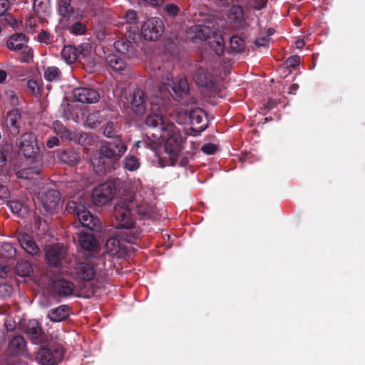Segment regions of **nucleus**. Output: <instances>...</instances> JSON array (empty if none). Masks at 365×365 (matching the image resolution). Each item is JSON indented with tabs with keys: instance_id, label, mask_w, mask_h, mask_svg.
Masks as SVG:
<instances>
[{
	"instance_id": "1",
	"label": "nucleus",
	"mask_w": 365,
	"mask_h": 365,
	"mask_svg": "<svg viewBox=\"0 0 365 365\" xmlns=\"http://www.w3.org/2000/svg\"><path fill=\"white\" fill-rule=\"evenodd\" d=\"M133 208V201L122 198L115 205L113 210V225L118 229H123L118 235L122 240L130 243L134 242L140 235L138 229L135 227L132 214Z\"/></svg>"
},
{
	"instance_id": "2",
	"label": "nucleus",
	"mask_w": 365,
	"mask_h": 365,
	"mask_svg": "<svg viewBox=\"0 0 365 365\" xmlns=\"http://www.w3.org/2000/svg\"><path fill=\"white\" fill-rule=\"evenodd\" d=\"M160 138L165 140L164 148L170 160L167 165H175L183 148L184 140L180 129L173 123L168 124L165 126L159 137L155 136L153 143L158 144Z\"/></svg>"
},
{
	"instance_id": "3",
	"label": "nucleus",
	"mask_w": 365,
	"mask_h": 365,
	"mask_svg": "<svg viewBox=\"0 0 365 365\" xmlns=\"http://www.w3.org/2000/svg\"><path fill=\"white\" fill-rule=\"evenodd\" d=\"M156 76V82L161 85L160 88L167 90L176 100L179 101L188 93L189 85L185 78L179 77L173 79L168 72L162 75L158 73Z\"/></svg>"
},
{
	"instance_id": "4",
	"label": "nucleus",
	"mask_w": 365,
	"mask_h": 365,
	"mask_svg": "<svg viewBox=\"0 0 365 365\" xmlns=\"http://www.w3.org/2000/svg\"><path fill=\"white\" fill-rule=\"evenodd\" d=\"M150 103L151 113L147 116L145 124L150 127L157 128L161 133L165 126L172 124L173 122L163 115L165 108L162 98L150 99Z\"/></svg>"
},
{
	"instance_id": "5",
	"label": "nucleus",
	"mask_w": 365,
	"mask_h": 365,
	"mask_svg": "<svg viewBox=\"0 0 365 365\" xmlns=\"http://www.w3.org/2000/svg\"><path fill=\"white\" fill-rule=\"evenodd\" d=\"M63 354L62 346L55 344L41 348L36 353V360L41 365H55L62 360Z\"/></svg>"
},
{
	"instance_id": "6",
	"label": "nucleus",
	"mask_w": 365,
	"mask_h": 365,
	"mask_svg": "<svg viewBox=\"0 0 365 365\" xmlns=\"http://www.w3.org/2000/svg\"><path fill=\"white\" fill-rule=\"evenodd\" d=\"M26 36L20 33L12 35L7 41V46L9 49L20 52L21 56L20 61L29 63L33 58V51L27 45Z\"/></svg>"
},
{
	"instance_id": "7",
	"label": "nucleus",
	"mask_w": 365,
	"mask_h": 365,
	"mask_svg": "<svg viewBox=\"0 0 365 365\" xmlns=\"http://www.w3.org/2000/svg\"><path fill=\"white\" fill-rule=\"evenodd\" d=\"M43 210L46 214H53L58 210L61 199L60 192L51 189L47 191H41L38 193Z\"/></svg>"
},
{
	"instance_id": "8",
	"label": "nucleus",
	"mask_w": 365,
	"mask_h": 365,
	"mask_svg": "<svg viewBox=\"0 0 365 365\" xmlns=\"http://www.w3.org/2000/svg\"><path fill=\"white\" fill-rule=\"evenodd\" d=\"M164 26L159 18H150L142 26L141 34L143 37L148 41L157 40L163 33Z\"/></svg>"
},
{
	"instance_id": "9",
	"label": "nucleus",
	"mask_w": 365,
	"mask_h": 365,
	"mask_svg": "<svg viewBox=\"0 0 365 365\" xmlns=\"http://www.w3.org/2000/svg\"><path fill=\"white\" fill-rule=\"evenodd\" d=\"M127 146L120 140L103 143L100 148V154L108 159L119 160L126 152Z\"/></svg>"
},
{
	"instance_id": "10",
	"label": "nucleus",
	"mask_w": 365,
	"mask_h": 365,
	"mask_svg": "<svg viewBox=\"0 0 365 365\" xmlns=\"http://www.w3.org/2000/svg\"><path fill=\"white\" fill-rule=\"evenodd\" d=\"M115 194V186L110 182L101 184L92 192V200L96 205L102 206L107 204Z\"/></svg>"
},
{
	"instance_id": "11",
	"label": "nucleus",
	"mask_w": 365,
	"mask_h": 365,
	"mask_svg": "<svg viewBox=\"0 0 365 365\" xmlns=\"http://www.w3.org/2000/svg\"><path fill=\"white\" fill-rule=\"evenodd\" d=\"M19 150L27 158L34 157L39 151L37 139L34 133L27 132L19 140Z\"/></svg>"
},
{
	"instance_id": "12",
	"label": "nucleus",
	"mask_w": 365,
	"mask_h": 365,
	"mask_svg": "<svg viewBox=\"0 0 365 365\" xmlns=\"http://www.w3.org/2000/svg\"><path fill=\"white\" fill-rule=\"evenodd\" d=\"M185 114L188 116L191 129L193 132L198 134L206 129L207 122L202 109L195 108L190 110H187Z\"/></svg>"
},
{
	"instance_id": "13",
	"label": "nucleus",
	"mask_w": 365,
	"mask_h": 365,
	"mask_svg": "<svg viewBox=\"0 0 365 365\" xmlns=\"http://www.w3.org/2000/svg\"><path fill=\"white\" fill-rule=\"evenodd\" d=\"M66 255V249L60 244L53 245L46 252V258L49 264L55 267L62 265Z\"/></svg>"
},
{
	"instance_id": "14",
	"label": "nucleus",
	"mask_w": 365,
	"mask_h": 365,
	"mask_svg": "<svg viewBox=\"0 0 365 365\" xmlns=\"http://www.w3.org/2000/svg\"><path fill=\"white\" fill-rule=\"evenodd\" d=\"M73 95L76 101L83 103H94L100 98V95L96 90L87 87L74 88Z\"/></svg>"
},
{
	"instance_id": "15",
	"label": "nucleus",
	"mask_w": 365,
	"mask_h": 365,
	"mask_svg": "<svg viewBox=\"0 0 365 365\" xmlns=\"http://www.w3.org/2000/svg\"><path fill=\"white\" fill-rule=\"evenodd\" d=\"M22 121V115L19 109L13 108L6 113V125L10 133L16 136L19 134Z\"/></svg>"
},
{
	"instance_id": "16",
	"label": "nucleus",
	"mask_w": 365,
	"mask_h": 365,
	"mask_svg": "<svg viewBox=\"0 0 365 365\" xmlns=\"http://www.w3.org/2000/svg\"><path fill=\"white\" fill-rule=\"evenodd\" d=\"M74 274L76 279L90 281L95 276L94 265L90 261L78 262L74 267Z\"/></svg>"
},
{
	"instance_id": "17",
	"label": "nucleus",
	"mask_w": 365,
	"mask_h": 365,
	"mask_svg": "<svg viewBox=\"0 0 365 365\" xmlns=\"http://www.w3.org/2000/svg\"><path fill=\"white\" fill-rule=\"evenodd\" d=\"M16 237L22 249H24L28 254L31 255H36L39 253L40 250L30 235L26 232H17L16 234Z\"/></svg>"
},
{
	"instance_id": "18",
	"label": "nucleus",
	"mask_w": 365,
	"mask_h": 365,
	"mask_svg": "<svg viewBox=\"0 0 365 365\" xmlns=\"http://www.w3.org/2000/svg\"><path fill=\"white\" fill-rule=\"evenodd\" d=\"M131 107L136 115H141L146 110V100L144 91L140 88L134 89L132 95Z\"/></svg>"
},
{
	"instance_id": "19",
	"label": "nucleus",
	"mask_w": 365,
	"mask_h": 365,
	"mask_svg": "<svg viewBox=\"0 0 365 365\" xmlns=\"http://www.w3.org/2000/svg\"><path fill=\"white\" fill-rule=\"evenodd\" d=\"M24 331L34 344H39L43 341V332L36 320H29L24 328Z\"/></svg>"
},
{
	"instance_id": "20",
	"label": "nucleus",
	"mask_w": 365,
	"mask_h": 365,
	"mask_svg": "<svg viewBox=\"0 0 365 365\" xmlns=\"http://www.w3.org/2000/svg\"><path fill=\"white\" fill-rule=\"evenodd\" d=\"M228 18L232 21L234 26L237 29H242L247 26L243 9L238 5H233L231 6Z\"/></svg>"
},
{
	"instance_id": "21",
	"label": "nucleus",
	"mask_w": 365,
	"mask_h": 365,
	"mask_svg": "<svg viewBox=\"0 0 365 365\" xmlns=\"http://www.w3.org/2000/svg\"><path fill=\"white\" fill-rule=\"evenodd\" d=\"M214 33V27H210L205 24L195 25L191 26L189 30V34L192 39H199L201 41L207 40Z\"/></svg>"
},
{
	"instance_id": "22",
	"label": "nucleus",
	"mask_w": 365,
	"mask_h": 365,
	"mask_svg": "<svg viewBox=\"0 0 365 365\" xmlns=\"http://www.w3.org/2000/svg\"><path fill=\"white\" fill-rule=\"evenodd\" d=\"M53 291L58 296L67 297L73 294L74 286L72 282L63 279H58L52 282Z\"/></svg>"
},
{
	"instance_id": "23",
	"label": "nucleus",
	"mask_w": 365,
	"mask_h": 365,
	"mask_svg": "<svg viewBox=\"0 0 365 365\" xmlns=\"http://www.w3.org/2000/svg\"><path fill=\"white\" fill-rule=\"evenodd\" d=\"M82 210L78 212L77 217L83 227L92 230L99 225L100 220L97 217L91 215L85 207Z\"/></svg>"
},
{
	"instance_id": "24",
	"label": "nucleus",
	"mask_w": 365,
	"mask_h": 365,
	"mask_svg": "<svg viewBox=\"0 0 365 365\" xmlns=\"http://www.w3.org/2000/svg\"><path fill=\"white\" fill-rule=\"evenodd\" d=\"M196 83L200 86L212 88L215 85V78L208 71L203 68H199L195 76Z\"/></svg>"
},
{
	"instance_id": "25",
	"label": "nucleus",
	"mask_w": 365,
	"mask_h": 365,
	"mask_svg": "<svg viewBox=\"0 0 365 365\" xmlns=\"http://www.w3.org/2000/svg\"><path fill=\"white\" fill-rule=\"evenodd\" d=\"M53 129L62 140L70 141L76 138L75 133L65 127L60 120H56L53 123Z\"/></svg>"
},
{
	"instance_id": "26",
	"label": "nucleus",
	"mask_w": 365,
	"mask_h": 365,
	"mask_svg": "<svg viewBox=\"0 0 365 365\" xmlns=\"http://www.w3.org/2000/svg\"><path fill=\"white\" fill-rule=\"evenodd\" d=\"M69 315V307L67 305H61L56 309L49 311L48 318L54 322H59L64 320Z\"/></svg>"
},
{
	"instance_id": "27",
	"label": "nucleus",
	"mask_w": 365,
	"mask_h": 365,
	"mask_svg": "<svg viewBox=\"0 0 365 365\" xmlns=\"http://www.w3.org/2000/svg\"><path fill=\"white\" fill-rule=\"evenodd\" d=\"M134 202V208L137 213L143 218H150L153 216L154 213V207L145 201H142L139 202L137 200H135Z\"/></svg>"
},
{
	"instance_id": "28",
	"label": "nucleus",
	"mask_w": 365,
	"mask_h": 365,
	"mask_svg": "<svg viewBox=\"0 0 365 365\" xmlns=\"http://www.w3.org/2000/svg\"><path fill=\"white\" fill-rule=\"evenodd\" d=\"M26 341L23 336L17 335L13 336L9 344V351L12 354H19L24 351Z\"/></svg>"
},
{
	"instance_id": "29",
	"label": "nucleus",
	"mask_w": 365,
	"mask_h": 365,
	"mask_svg": "<svg viewBox=\"0 0 365 365\" xmlns=\"http://www.w3.org/2000/svg\"><path fill=\"white\" fill-rule=\"evenodd\" d=\"M58 12L63 19H68L73 14V7L71 5V0H58Z\"/></svg>"
},
{
	"instance_id": "30",
	"label": "nucleus",
	"mask_w": 365,
	"mask_h": 365,
	"mask_svg": "<svg viewBox=\"0 0 365 365\" xmlns=\"http://www.w3.org/2000/svg\"><path fill=\"white\" fill-rule=\"evenodd\" d=\"M108 65L115 71H123L126 67V63L122 58L115 54H108L106 57Z\"/></svg>"
},
{
	"instance_id": "31",
	"label": "nucleus",
	"mask_w": 365,
	"mask_h": 365,
	"mask_svg": "<svg viewBox=\"0 0 365 365\" xmlns=\"http://www.w3.org/2000/svg\"><path fill=\"white\" fill-rule=\"evenodd\" d=\"M79 242L82 248L93 251L96 248V242L93 236L88 233H81L79 235Z\"/></svg>"
},
{
	"instance_id": "32",
	"label": "nucleus",
	"mask_w": 365,
	"mask_h": 365,
	"mask_svg": "<svg viewBox=\"0 0 365 365\" xmlns=\"http://www.w3.org/2000/svg\"><path fill=\"white\" fill-rule=\"evenodd\" d=\"M61 56L68 64H71L77 60L78 61V50H76V47L73 46H64L61 51Z\"/></svg>"
},
{
	"instance_id": "33",
	"label": "nucleus",
	"mask_w": 365,
	"mask_h": 365,
	"mask_svg": "<svg viewBox=\"0 0 365 365\" xmlns=\"http://www.w3.org/2000/svg\"><path fill=\"white\" fill-rule=\"evenodd\" d=\"M58 158L62 161L68 165H74L78 161L80 157L79 155L73 150H66L62 151Z\"/></svg>"
},
{
	"instance_id": "34",
	"label": "nucleus",
	"mask_w": 365,
	"mask_h": 365,
	"mask_svg": "<svg viewBox=\"0 0 365 365\" xmlns=\"http://www.w3.org/2000/svg\"><path fill=\"white\" fill-rule=\"evenodd\" d=\"M41 172V168L38 167H29L16 172L18 178L32 179L35 175H38Z\"/></svg>"
},
{
	"instance_id": "35",
	"label": "nucleus",
	"mask_w": 365,
	"mask_h": 365,
	"mask_svg": "<svg viewBox=\"0 0 365 365\" xmlns=\"http://www.w3.org/2000/svg\"><path fill=\"white\" fill-rule=\"evenodd\" d=\"M76 50H78V58L80 62L82 63H84V61L90 62V53L91 51L90 43H82L76 48Z\"/></svg>"
},
{
	"instance_id": "36",
	"label": "nucleus",
	"mask_w": 365,
	"mask_h": 365,
	"mask_svg": "<svg viewBox=\"0 0 365 365\" xmlns=\"http://www.w3.org/2000/svg\"><path fill=\"white\" fill-rule=\"evenodd\" d=\"M16 253V249L10 242H3L0 245V255L6 259L13 258Z\"/></svg>"
},
{
	"instance_id": "37",
	"label": "nucleus",
	"mask_w": 365,
	"mask_h": 365,
	"mask_svg": "<svg viewBox=\"0 0 365 365\" xmlns=\"http://www.w3.org/2000/svg\"><path fill=\"white\" fill-rule=\"evenodd\" d=\"M103 120V117L100 111H93L90 113L86 120V125L91 128H95L98 126Z\"/></svg>"
},
{
	"instance_id": "38",
	"label": "nucleus",
	"mask_w": 365,
	"mask_h": 365,
	"mask_svg": "<svg viewBox=\"0 0 365 365\" xmlns=\"http://www.w3.org/2000/svg\"><path fill=\"white\" fill-rule=\"evenodd\" d=\"M61 72L56 66H49L44 71L43 77L48 81H57L61 78Z\"/></svg>"
},
{
	"instance_id": "39",
	"label": "nucleus",
	"mask_w": 365,
	"mask_h": 365,
	"mask_svg": "<svg viewBox=\"0 0 365 365\" xmlns=\"http://www.w3.org/2000/svg\"><path fill=\"white\" fill-rule=\"evenodd\" d=\"M139 159L134 155H128L123 160V167L125 169L133 172L140 167Z\"/></svg>"
},
{
	"instance_id": "40",
	"label": "nucleus",
	"mask_w": 365,
	"mask_h": 365,
	"mask_svg": "<svg viewBox=\"0 0 365 365\" xmlns=\"http://www.w3.org/2000/svg\"><path fill=\"white\" fill-rule=\"evenodd\" d=\"M230 48L235 53H241L245 49V41L238 36H233L230 40Z\"/></svg>"
},
{
	"instance_id": "41",
	"label": "nucleus",
	"mask_w": 365,
	"mask_h": 365,
	"mask_svg": "<svg viewBox=\"0 0 365 365\" xmlns=\"http://www.w3.org/2000/svg\"><path fill=\"white\" fill-rule=\"evenodd\" d=\"M121 245L120 240L117 237H110L106 244V248L111 255L117 254L120 250Z\"/></svg>"
},
{
	"instance_id": "42",
	"label": "nucleus",
	"mask_w": 365,
	"mask_h": 365,
	"mask_svg": "<svg viewBox=\"0 0 365 365\" xmlns=\"http://www.w3.org/2000/svg\"><path fill=\"white\" fill-rule=\"evenodd\" d=\"M16 273L21 277L29 275L32 271V267L30 262L27 261L19 262L16 266Z\"/></svg>"
},
{
	"instance_id": "43",
	"label": "nucleus",
	"mask_w": 365,
	"mask_h": 365,
	"mask_svg": "<svg viewBox=\"0 0 365 365\" xmlns=\"http://www.w3.org/2000/svg\"><path fill=\"white\" fill-rule=\"evenodd\" d=\"M4 96L11 106H16L19 104V99L15 91L7 89L4 91Z\"/></svg>"
},
{
	"instance_id": "44",
	"label": "nucleus",
	"mask_w": 365,
	"mask_h": 365,
	"mask_svg": "<svg viewBox=\"0 0 365 365\" xmlns=\"http://www.w3.org/2000/svg\"><path fill=\"white\" fill-rule=\"evenodd\" d=\"M94 171L97 175H101L106 172V167L104 163L102 162V158L99 157L91 161Z\"/></svg>"
},
{
	"instance_id": "45",
	"label": "nucleus",
	"mask_w": 365,
	"mask_h": 365,
	"mask_svg": "<svg viewBox=\"0 0 365 365\" xmlns=\"http://www.w3.org/2000/svg\"><path fill=\"white\" fill-rule=\"evenodd\" d=\"M83 207L84 205L77 202L75 200H70L67 204L66 210L69 213L75 214L77 216L78 212H79L81 210H83L82 208Z\"/></svg>"
},
{
	"instance_id": "46",
	"label": "nucleus",
	"mask_w": 365,
	"mask_h": 365,
	"mask_svg": "<svg viewBox=\"0 0 365 365\" xmlns=\"http://www.w3.org/2000/svg\"><path fill=\"white\" fill-rule=\"evenodd\" d=\"M211 48L217 56H221L224 53V42L222 38L213 41L211 43Z\"/></svg>"
},
{
	"instance_id": "47",
	"label": "nucleus",
	"mask_w": 365,
	"mask_h": 365,
	"mask_svg": "<svg viewBox=\"0 0 365 365\" xmlns=\"http://www.w3.org/2000/svg\"><path fill=\"white\" fill-rule=\"evenodd\" d=\"M27 88L30 93L34 96H38L40 93V86L36 80L30 79L27 81Z\"/></svg>"
},
{
	"instance_id": "48",
	"label": "nucleus",
	"mask_w": 365,
	"mask_h": 365,
	"mask_svg": "<svg viewBox=\"0 0 365 365\" xmlns=\"http://www.w3.org/2000/svg\"><path fill=\"white\" fill-rule=\"evenodd\" d=\"M104 135L109 138H113L118 136L115 125L113 122H108L103 131Z\"/></svg>"
},
{
	"instance_id": "49",
	"label": "nucleus",
	"mask_w": 365,
	"mask_h": 365,
	"mask_svg": "<svg viewBox=\"0 0 365 365\" xmlns=\"http://www.w3.org/2000/svg\"><path fill=\"white\" fill-rule=\"evenodd\" d=\"M6 205L11 211L16 215H19L23 208V203L18 200L7 201Z\"/></svg>"
},
{
	"instance_id": "50",
	"label": "nucleus",
	"mask_w": 365,
	"mask_h": 365,
	"mask_svg": "<svg viewBox=\"0 0 365 365\" xmlns=\"http://www.w3.org/2000/svg\"><path fill=\"white\" fill-rule=\"evenodd\" d=\"M70 31L75 35H82L86 31V26L81 22H76L71 26Z\"/></svg>"
},
{
	"instance_id": "51",
	"label": "nucleus",
	"mask_w": 365,
	"mask_h": 365,
	"mask_svg": "<svg viewBox=\"0 0 365 365\" xmlns=\"http://www.w3.org/2000/svg\"><path fill=\"white\" fill-rule=\"evenodd\" d=\"M267 0H247L248 6L250 9L260 10L266 5Z\"/></svg>"
},
{
	"instance_id": "52",
	"label": "nucleus",
	"mask_w": 365,
	"mask_h": 365,
	"mask_svg": "<svg viewBox=\"0 0 365 365\" xmlns=\"http://www.w3.org/2000/svg\"><path fill=\"white\" fill-rule=\"evenodd\" d=\"M37 39L39 42L46 44H49L53 41L51 35L48 31L43 30H41L38 34Z\"/></svg>"
},
{
	"instance_id": "53",
	"label": "nucleus",
	"mask_w": 365,
	"mask_h": 365,
	"mask_svg": "<svg viewBox=\"0 0 365 365\" xmlns=\"http://www.w3.org/2000/svg\"><path fill=\"white\" fill-rule=\"evenodd\" d=\"M201 150L207 155H212L217 151L218 147L214 143H205L202 146Z\"/></svg>"
},
{
	"instance_id": "54",
	"label": "nucleus",
	"mask_w": 365,
	"mask_h": 365,
	"mask_svg": "<svg viewBox=\"0 0 365 365\" xmlns=\"http://www.w3.org/2000/svg\"><path fill=\"white\" fill-rule=\"evenodd\" d=\"M163 10L168 15L170 16H175L178 14L179 8L175 4H169L165 5Z\"/></svg>"
},
{
	"instance_id": "55",
	"label": "nucleus",
	"mask_w": 365,
	"mask_h": 365,
	"mask_svg": "<svg viewBox=\"0 0 365 365\" xmlns=\"http://www.w3.org/2000/svg\"><path fill=\"white\" fill-rule=\"evenodd\" d=\"M125 20L128 24H134L137 20V14L133 10H129L126 12Z\"/></svg>"
},
{
	"instance_id": "56",
	"label": "nucleus",
	"mask_w": 365,
	"mask_h": 365,
	"mask_svg": "<svg viewBox=\"0 0 365 365\" xmlns=\"http://www.w3.org/2000/svg\"><path fill=\"white\" fill-rule=\"evenodd\" d=\"M114 46L120 53H125L128 51V45H125L123 42L116 41L114 43Z\"/></svg>"
},
{
	"instance_id": "57",
	"label": "nucleus",
	"mask_w": 365,
	"mask_h": 365,
	"mask_svg": "<svg viewBox=\"0 0 365 365\" xmlns=\"http://www.w3.org/2000/svg\"><path fill=\"white\" fill-rule=\"evenodd\" d=\"M9 196V190L6 186L0 185V199L5 200Z\"/></svg>"
},
{
	"instance_id": "58",
	"label": "nucleus",
	"mask_w": 365,
	"mask_h": 365,
	"mask_svg": "<svg viewBox=\"0 0 365 365\" xmlns=\"http://www.w3.org/2000/svg\"><path fill=\"white\" fill-rule=\"evenodd\" d=\"M59 143H60L59 139L57 137L53 136V137L50 138L47 140L46 145L48 148H52L54 146L58 145Z\"/></svg>"
},
{
	"instance_id": "59",
	"label": "nucleus",
	"mask_w": 365,
	"mask_h": 365,
	"mask_svg": "<svg viewBox=\"0 0 365 365\" xmlns=\"http://www.w3.org/2000/svg\"><path fill=\"white\" fill-rule=\"evenodd\" d=\"M269 42V38L268 37H260L255 40V44L257 46H265Z\"/></svg>"
},
{
	"instance_id": "60",
	"label": "nucleus",
	"mask_w": 365,
	"mask_h": 365,
	"mask_svg": "<svg viewBox=\"0 0 365 365\" xmlns=\"http://www.w3.org/2000/svg\"><path fill=\"white\" fill-rule=\"evenodd\" d=\"M9 7V2L8 0H0V16L4 14Z\"/></svg>"
},
{
	"instance_id": "61",
	"label": "nucleus",
	"mask_w": 365,
	"mask_h": 365,
	"mask_svg": "<svg viewBox=\"0 0 365 365\" xmlns=\"http://www.w3.org/2000/svg\"><path fill=\"white\" fill-rule=\"evenodd\" d=\"M299 56H293L290 58H289L287 61V63L290 67H294L298 64L299 62Z\"/></svg>"
},
{
	"instance_id": "62",
	"label": "nucleus",
	"mask_w": 365,
	"mask_h": 365,
	"mask_svg": "<svg viewBox=\"0 0 365 365\" xmlns=\"http://www.w3.org/2000/svg\"><path fill=\"white\" fill-rule=\"evenodd\" d=\"M26 29L28 31H33L35 26H36V20L35 19L31 18L28 19L26 22Z\"/></svg>"
},
{
	"instance_id": "63",
	"label": "nucleus",
	"mask_w": 365,
	"mask_h": 365,
	"mask_svg": "<svg viewBox=\"0 0 365 365\" xmlns=\"http://www.w3.org/2000/svg\"><path fill=\"white\" fill-rule=\"evenodd\" d=\"M7 158L5 151L3 148H0V167H3L6 163Z\"/></svg>"
},
{
	"instance_id": "64",
	"label": "nucleus",
	"mask_w": 365,
	"mask_h": 365,
	"mask_svg": "<svg viewBox=\"0 0 365 365\" xmlns=\"http://www.w3.org/2000/svg\"><path fill=\"white\" fill-rule=\"evenodd\" d=\"M4 20L6 24L10 25L11 26H14V24H16V19L13 18V16L10 15H6L4 18Z\"/></svg>"
}]
</instances>
